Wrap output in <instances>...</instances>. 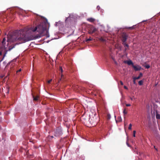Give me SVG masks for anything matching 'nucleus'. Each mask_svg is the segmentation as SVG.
I'll use <instances>...</instances> for the list:
<instances>
[{
	"mask_svg": "<svg viewBox=\"0 0 160 160\" xmlns=\"http://www.w3.org/2000/svg\"><path fill=\"white\" fill-rule=\"evenodd\" d=\"M7 38L8 42H16L15 44L9 47L8 50L9 51L14 48L16 45L24 42L28 40L25 31L22 30H20L19 32L15 31L12 34H8Z\"/></svg>",
	"mask_w": 160,
	"mask_h": 160,
	"instance_id": "nucleus-1",
	"label": "nucleus"
},
{
	"mask_svg": "<svg viewBox=\"0 0 160 160\" xmlns=\"http://www.w3.org/2000/svg\"><path fill=\"white\" fill-rule=\"evenodd\" d=\"M41 18L42 20L43 21L32 29L33 32H37L38 33L36 36V38L41 37L48 33L47 30L48 25L47 20L44 19V17H41Z\"/></svg>",
	"mask_w": 160,
	"mask_h": 160,
	"instance_id": "nucleus-2",
	"label": "nucleus"
},
{
	"mask_svg": "<svg viewBox=\"0 0 160 160\" xmlns=\"http://www.w3.org/2000/svg\"><path fill=\"white\" fill-rule=\"evenodd\" d=\"M88 122H89L92 125H93L94 126L97 123V120L95 115H94V116L90 117Z\"/></svg>",
	"mask_w": 160,
	"mask_h": 160,
	"instance_id": "nucleus-3",
	"label": "nucleus"
},
{
	"mask_svg": "<svg viewBox=\"0 0 160 160\" xmlns=\"http://www.w3.org/2000/svg\"><path fill=\"white\" fill-rule=\"evenodd\" d=\"M88 32L89 34H92L97 30L92 25L89 26L88 28Z\"/></svg>",
	"mask_w": 160,
	"mask_h": 160,
	"instance_id": "nucleus-4",
	"label": "nucleus"
},
{
	"mask_svg": "<svg viewBox=\"0 0 160 160\" xmlns=\"http://www.w3.org/2000/svg\"><path fill=\"white\" fill-rule=\"evenodd\" d=\"M62 134L61 130L60 128L56 129L54 132V136L56 137H59Z\"/></svg>",
	"mask_w": 160,
	"mask_h": 160,
	"instance_id": "nucleus-5",
	"label": "nucleus"
},
{
	"mask_svg": "<svg viewBox=\"0 0 160 160\" xmlns=\"http://www.w3.org/2000/svg\"><path fill=\"white\" fill-rule=\"evenodd\" d=\"M104 57L106 62H108L110 58V53L109 52H105L104 53Z\"/></svg>",
	"mask_w": 160,
	"mask_h": 160,
	"instance_id": "nucleus-6",
	"label": "nucleus"
},
{
	"mask_svg": "<svg viewBox=\"0 0 160 160\" xmlns=\"http://www.w3.org/2000/svg\"><path fill=\"white\" fill-rule=\"evenodd\" d=\"M6 39L5 38H3V40L2 42V46L1 47V49L3 50V49H6Z\"/></svg>",
	"mask_w": 160,
	"mask_h": 160,
	"instance_id": "nucleus-7",
	"label": "nucleus"
},
{
	"mask_svg": "<svg viewBox=\"0 0 160 160\" xmlns=\"http://www.w3.org/2000/svg\"><path fill=\"white\" fill-rule=\"evenodd\" d=\"M132 67L136 71H140L141 69V67L139 65L135 66L133 65Z\"/></svg>",
	"mask_w": 160,
	"mask_h": 160,
	"instance_id": "nucleus-8",
	"label": "nucleus"
},
{
	"mask_svg": "<svg viewBox=\"0 0 160 160\" xmlns=\"http://www.w3.org/2000/svg\"><path fill=\"white\" fill-rule=\"evenodd\" d=\"M127 36L126 34L123 33L122 35V42H126L127 38Z\"/></svg>",
	"mask_w": 160,
	"mask_h": 160,
	"instance_id": "nucleus-9",
	"label": "nucleus"
},
{
	"mask_svg": "<svg viewBox=\"0 0 160 160\" xmlns=\"http://www.w3.org/2000/svg\"><path fill=\"white\" fill-rule=\"evenodd\" d=\"M125 63H127L128 65H132V66L133 65H134L132 62V61L131 60H129L128 61H126L124 62Z\"/></svg>",
	"mask_w": 160,
	"mask_h": 160,
	"instance_id": "nucleus-10",
	"label": "nucleus"
},
{
	"mask_svg": "<svg viewBox=\"0 0 160 160\" xmlns=\"http://www.w3.org/2000/svg\"><path fill=\"white\" fill-rule=\"evenodd\" d=\"M87 21L90 22H93L95 21V19L94 18H88L87 19Z\"/></svg>",
	"mask_w": 160,
	"mask_h": 160,
	"instance_id": "nucleus-11",
	"label": "nucleus"
},
{
	"mask_svg": "<svg viewBox=\"0 0 160 160\" xmlns=\"http://www.w3.org/2000/svg\"><path fill=\"white\" fill-rule=\"evenodd\" d=\"M85 117H86V115H83L82 116V119H84L85 120V121H86V122H88V117L87 118H86Z\"/></svg>",
	"mask_w": 160,
	"mask_h": 160,
	"instance_id": "nucleus-12",
	"label": "nucleus"
},
{
	"mask_svg": "<svg viewBox=\"0 0 160 160\" xmlns=\"http://www.w3.org/2000/svg\"><path fill=\"white\" fill-rule=\"evenodd\" d=\"M33 98L34 101H37L38 100V98H39V97L38 96H33Z\"/></svg>",
	"mask_w": 160,
	"mask_h": 160,
	"instance_id": "nucleus-13",
	"label": "nucleus"
},
{
	"mask_svg": "<svg viewBox=\"0 0 160 160\" xmlns=\"http://www.w3.org/2000/svg\"><path fill=\"white\" fill-rule=\"evenodd\" d=\"M156 118L157 119H160V115L159 114L158 112L157 111L156 112Z\"/></svg>",
	"mask_w": 160,
	"mask_h": 160,
	"instance_id": "nucleus-14",
	"label": "nucleus"
},
{
	"mask_svg": "<svg viewBox=\"0 0 160 160\" xmlns=\"http://www.w3.org/2000/svg\"><path fill=\"white\" fill-rule=\"evenodd\" d=\"M142 76V73H140L139 75V76L137 77H135L136 79H139Z\"/></svg>",
	"mask_w": 160,
	"mask_h": 160,
	"instance_id": "nucleus-15",
	"label": "nucleus"
},
{
	"mask_svg": "<svg viewBox=\"0 0 160 160\" xmlns=\"http://www.w3.org/2000/svg\"><path fill=\"white\" fill-rule=\"evenodd\" d=\"M53 138V137L52 136H49L47 138L48 140L50 141Z\"/></svg>",
	"mask_w": 160,
	"mask_h": 160,
	"instance_id": "nucleus-16",
	"label": "nucleus"
},
{
	"mask_svg": "<svg viewBox=\"0 0 160 160\" xmlns=\"http://www.w3.org/2000/svg\"><path fill=\"white\" fill-rule=\"evenodd\" d=\"M92 38L91 37H90L89 38L86 39V42H88L92 41Z\"/></svg>",
	"mask_w": 160,
	"mask_h": 160,
	"instance_id": "nucleus-17",
	"label": "nucleus"
},
{
	"mask_svg": "<svg viewBox=\"0 0 160 160\" xmlns=\"http://www.w3.org/2000/svg\"><path fill=\"white\" fill-rule=\"evenodd\" d=\"M118 120H116V122H121L122 121V118L121 117H119L118 118Z\"/></svg>",
	"mask_w": 160,
	"mask_h": 160,
	"instance_id": "nucleus-18",
	"label": "nucleus"
},
{
	"mask_svg": "<svg viewBox=\"0 0 160 160\" xmlns=\"http://www.w3.org/2000/svg\"><path fill=\"white\" fill-rule=\"evenodd\" d=\"M143 81L142 80L139 81L138 82V84L140 85H142Z\"/></svg>",
	"mask_w": 160,
	"mask_h": 160,
	"instance_id": "nucleus-19",
	"label": "nucleus"
},
{
	"mask_svg": "<svg viewBox=\"0 0 160 160\" xmlns=\"http://www.w3.org/2000/svg\"><path fill=\"white\" fill-rule=\"evenodd\" d=\"M122 44L125 46H126V47H127L128 48V47H129V46L125 42H123L122 43Z\"/></svg>",
	"mask_w": 160,
	"mask_h": 160,
	"instance_id": "nucleus-20",
	"label": "nucleus"
},
{
	"mask_svg": "<svg viewBox=\"0 0 160 160\" xmlns=\"http://www.w3.org/2000/svg\"><path fill=\"white\" fill-rule=\"evenodd\" d=\"M137 80V79H136L135 77L133 78V82L134 84H136L135 80Z\"/></svg>",
	"mask_w": 160,
	"mask_h": 160,
	"instance_id": "nucleus-21",
	"label": "nucleus"
},
{
	"mask_svg": "<svg viewBox=\"0 0 160 160\" xmlns=\"http://www.w3.org/2000/svg\"><path fill=\"white\" fill-rule=\"evenodd\" d=\"M132 125L131 123H130L129 125V126L128 127V129L129 130H131L132 129Z\"/></svg>",
	"mask_w": 160,
	"mask_h": 160,
	"instance_id": "nucleus-22",
	"label": "nucleus"
},
{
	"mask_svg": "<svg viewBox=\"0 0 160 160\" xmlns=\"http://www.w3.org/2000/svg\"><path fill=\"white\" fill-rule=\"evenodd\" d=\"M123 112L124 114H126L127 113V112L126 111L125 109L124 110Z\"/></svg>",
	"mask_w": 160,
	"mask_h": 160,
	"instance_id": "nucleus-23",
	"label": "nucleus"
},
{
	"mask_svg": "<svg viewBox=\"0 0 160 160\" xmlns=\"http://www.w3.org/2000/svg\"><path fill=\"white\" fill-rule=\"evenodd\" d=\"M145 68H149L150 67V66L149 65H146L145 66Z\"/></svg>",
	"mask_w": 160,
	"mask_h": 160,
	"instance_id": "nucleus-24",
	"label": "nucleus"
},
{
	"mask_svg": "<svg viewBox=\"0 0 160 160\" xmlns=\"http://www.w3.org/2000/svg\"><path fill=\"white\" fill-rule=\"evenodd\" d=\"M7 51H8L7 50H6V52L5 53V54H4V55L3 56V58L0 61V62L2 61V60H3V58H4V56H5L6 54L7 53Z\"/></svg>",
	"mask_w": 160,
	"mask_h": 160,
	"instance_id": "nucleus-25",
	"label": "nucleus"
},
{
	"mask_svg": "<svg viewBox=\"0 0 160 160\" xmlns=\"http://www.w3.org/2000/svg\"><path fill=\"white\" fill-rule=\"evenodd\" d=\"M136 132L135 131H133V136L134 137H135V134H136Z\"/></svg>",
	"mask_w": 160,
	"mask_h": 160,
	"instance_id": "nucleus-26",
	"label": "nucleus"
},
{
	"mask_svg": "<svg viewBox=\"0 0 160 160\" xmlns=\"http://www.w3.org/2000/svg\"><path fill=\"white\" fill-rule=\"evenodd\" d=\"M59 70L61 72H62L63 70L62 68L61 67H60L59 68Z\"/></svg>",
	"mask_w": 160,
	"mask_h": 160,
	"instance_id": "nucleus-27",
	"label": "nucleus"
},
{
	"mask_svg": "<svg viewBox=\"0 0 160 160\" xmlns=\"http://www.w3.org/2000/svg\"><path fill=\"white\" fill-rule=\"evenodd\" d=\"M110 118V115H109V114H108V116H107V119H109Z\"/></svg>",
	"mask_w": 160,
	"mask_h": 160,
	"instance_id": "nucleus-28",
	"label": "nucleus"
},
{
	"mask_svg": "<svg viewBox=\"0 0 160 160\" xmlns=\"http://www.w3.org/2000/svg\"><path fill=\"white\" fill-rule=\"evenodd\" d=\"M22 70V69H19L17 71V73H18V72H21Z\"/></svg>",
	"mask_w": 160,
	"mask_h": 160,
	"instance_id": "nucleus-29",
	"label": "nucleus"
},
{
	"mask_svg": "<svg viewBox=\"0 0 160 160\" xmlns=\"http://www.w3.org/2000/svg\"><path fill=\"white\" fill-rule=\"evenodd\" d=\"M100 8L99 6H97V8L98 10H99L100 9Z\"/></svg>",
	"mask_w": 160,
	"mask_h": 160,
	"instance_id": "nucleus-30",
	"label": "nucleus"
},
{
	"mask_svg": "<svg viewBox=\"0 0 160 160\" xmlns=\"http://www.w3.org/2000/svg\"><path fill=\"white\" fill-rule=\"evenodd\" d=\"M52 80V79H51V80H48V83H50L51 82Z\"/></svg>",
	"mask_w": 160,
	"mask_h": 160,
	"instance_id": "nucleus-31",
	"label": "nucleus"
},
{
	"mask_svg": "<svg viewBox=\"0 0 160 160\" xmlns=\"http://www.w3.org/2000/svg\"><path fill=\"white\" fill-rule=\"evenodd\" d=\"M130 106H131V105L129 104H126V106L127 107Z\"/></svg>",
	"mask_w": 160,
	"mask_h": 160,
	"instance_id": "nucleus-32",
	"label": "nucleus"
},
{
	"mask_svg": "<svg viewBox=\"0 0 160 160\" xmlns=\"http://www.w3.org/2000/svg\"><path fill=\"white\" fill-rule=\"evenodd\" d=\"M120 83L121 85H123V83L122 81H120Z\"/></svg>",
	"mask_w": 160,
	"mask_h": 160,
	"instance_id": "nucleus-33",
	"label": "nucleus"
},
{
	"mask_svg": "<svg viewBox=\"0 0 160 160\" xmlns=\"http://www.w3.org/2000/svg\"><path fill=\"white\" fill-rule=\"evenodd\" d=\"M124 88L125 89H128V88L125 86L124 87Z\"/></svg>",
	"mask_w": 160,
	"mask_h": 160,
	"instance_id": "nucleus-34",
	"label": "nucleus"
},
{
	"mask_svg": "<svg viewBox=\"0 0 160 160\" xmlns=\"http://www.w3.org/2000/svg\"><path fill=\"white\" fill-rule=\"evenodd\" d=\"M57 148H61V147L60 146H59V145H57Z\"/></svg>",
	"mask_w": 160,
	"mask_h": 160,
	"instance_id": "nucleus-35",
	"label": "nucleus"
},
{
	"mask_svg": "<svg viewBox=\"0 0 160 160\" xmlns=\"http://www.w3.org/2000/svg\"><path fill=\"white\" fill-rule=\"evenodd\" d=\"M10 63H11V62H9L8 63V64H7V66L8 65H9V64H10Z\"/></svg>",
	"mask_w": 160,
	"mask_h": 160,
	"instance_id": "nucleus-36",
	"label": "nucleus"
},
{
	"mask_svg": "<svg viewBox=\"0 0 160 160\" xmlns=\"http://www.w3.org/2000/svg\"><path fill=\"white\" fill-rule=\"evenodd\" d=\"M2 55V52L1 51L0 52V55Z\"/></svg>",
	"mask_w": 160,
	"mask_h": 160,
	"instance_id": "nucleus-37",
	"label": "nucleus"
},
{
	"mask_svg": "<svg viewBox=\"0 0 160 160\" xmlns=\"http://www.w3.org/2000/svg\"><path fill=\"white\" fill-rule=\"evenodd\" d=\"M127 144L128 147H130L129 144H128V142L127 143Z\"/></svg>",
	"mask_w": 160,
	"mask_h": 160,
	"instance_id": "nucleus-38",
	"label": "nucleus"
},
{
	"mask_svg": "<svg viewBox=\"0 0 160 160\" xmlns=\"http://www.w3.org/2000/svg\"><path fill=\"white\" fill-rule=\"evenodd\" d=\"M130 99H131L132 100H133L132 98H130Z\"/></svg>",
	"mask_w": 160,
	"mask_h": 160,
	"instance_id": "nucleus-39",
	"label": "nucleus"
},
{
	"mask_svg": "<svg viewBox=\"0 0 160 160\" xmlns=\"http://www.w3.org/2000/svg\"><path fill=\"white\" fill-rule=\"evenodd\" d=\"M127 50V49L126 48H125V51H126Z\"/></svg>",
	"mask_w": 160,
	"mask_h": 160,
	"instance_id": "nucleus-40",
	"label": "nucleus"
},
{
	"mask_svg": "<svg viewBox=\"0 0 160 160\" xmlns=\"http://www.w3.org/2000/svg\"><path fill=\"white\" fill-rule=\"evenodd\" d=\"M155 150H156L157 151V150H158L157 149V148H155Z\"/></svg>",
	"mask_w": 160,
	"mask_h": 160,
	"instance_id": "nucleus-41",
	"label": "nucleus"
},
{
	"mask_svg": "<svg viewBox=\"0 0 160 160\" xmlns=\"http://www.w3.org/2000/svg\"><path fill=\"white\" fill-rule=\"evenodd\" d=\"M153 147L154 148H156L155 146H154Z\"/></svg>",
	"mask_w": 160,
	"mask_h": 160,
	"instance_id": "nucleus-42",
	"label": "nucleus"
},
{
	"mask_svg": "<svg viewBox=\"0 0 160 160\" xmlns=\"http://www.w3.org/2000/svg\"><path fill=\"white\" fill-rule=\"evenodd\" d=\"M129 28H132V27H129Z\"/></svg>",
	"mask_w": 160,
	"mask_h": 160,
	"instance_id": "nucleus-43",
	"label": "nucleus"
},
{
	"mask_svg": "<svg viewBox=\"0 0 160 160\" xmlns=\"http://www.w3.org/2000/svg\"><path fill=\"white\" fill-rule=\"evenodd\" d=\"M1 77V78H3V76H2Z\"/></svg>",
	"mask_w": 160,
	"mask_h": 160,
	"instance_id": "nucleus-44",
	"label": "nucleus"
},
{
	"mask_svg": "<svg viewBox=\"0 0 160 160\" xmlns=\"http://www.w3.org/2000/svg\"><path fill=\"white\" fill-rule=\"evenodd\" d=\"M7 92H8V93H9V90H8V91Z\"/></svg>",
	"mask_w": 160,
	"mask_h": 160,
	"instance_id": "nucleus-45",
	"label": "nucleus"
}]
</instances>
